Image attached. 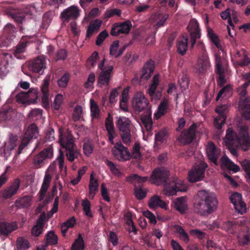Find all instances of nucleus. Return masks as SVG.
Listing matches in <instances>:
<instances>
[{
    "label": "nucleus",
    "instance_id": "obj_1",
    "mask_svg": "<svg viewBox=\"0 0 250 250\" xmlns=\"http://www.w3.org/2000/svg\"><path fill=\"white\" fill-rule=\"evenodd\" d=\"M248 130L249 127L246 125L238 127V134L230 128L227 130L224 142L233 155H238V149L245 152L250 150V136Z\"/></svg>",
    "mask_w": 250,
    "mask_h": 250
},
{
    "label": "nucleus",
    "instance_id": "obj_2",
    "mask_svg": "<svg viewBox=\"0 0 250 250\" xmlns=\"http://www.w3.org/2000/svg\"><path fill=\"white\" fill-rule=\"evenodd\" d=\"M169 177V172L167 169L163 167H157L152 171L149 181L156 186L164 185L163 191L167 196L174 195L178 191H182V182Z\"/></svg>",
    "mask_w": 250,
    "mask_h": 250
},
{
    "label": "nucleus",
    "instance_id": "obj_3",
    "mask_svg": "<svg viewBox=\"0 0 250 250\" xmlns=\"http://www.w3.org/2000/svg\"><path fill=\"white\" fill-rule=\"evenodd\" d=\"M218 204V201L214 192L201 190L197 193L193 210L201 216H208L216 210Z\"/></svg>",
    "mask_w": 250,
    "mask_h": 250
},
{
    "label": "nucleus",
    "instance_id": "obj_4",
    "mask_svg": "<svg viewBox=\"0 0 250 250\" xmlns=\"http://www.w3.org/2000/svg\"><path fill=\"white\" fill-rule=\"evenodd\" d=\"M132 107L135 112L144 111L141 116V120L147 130L152 128L153 122L151 118V105L148 100L142 92H137L132 99Z\"/></svg>",
    "mask_w": 250,
    "mask_h": 250
},
{
    "label": "nucleus",
    "instance_id": "obj_5",
    "mask_svg": "<svg viewBox=\"0 0 250 250\" xmlns=\"http://www.w3.org/2000/svg\"><path fill=\"white\" fill-rule=\"evenodd\" d=\"M59 142L63 149L62 152L65 154L68 161L73 162L78 158L80 152L75 144L74 138L71 133L67 132L64 134H61Z\"/></svg>",
    "mask_w": 250,
    "mask_h": 250
},
{
    "label": "nucleus",
    "instance_id": "obj_6",
    "mask_svg": "<svg viewBox=\"0 0 250 250\" xmlns=\"http://www.w3.org/2000/svg\"><path fill=\"white\" fill-rule=\"evenodd\" d=\"M249 86L247 83H244L237 89L241 96L239 101V108L242 111V116L247 120H250V97L245 98L247 94V89Z\"/></svg>",
    "mask_w": 250,
    "mask_h": 250
},
{
    "label": "nucleus",
    "instance_id": "obj_7",
    "mask_svg": "<svg viewBox=\"0 0 250 250\" xmlns=\"http://www.w3.org/2000/svg\"><path fill=\"white\" fill-rule=\"evenodd\" d=\"M207 167V164L202 161L195 164L188 171V178L189 182L193 183L202 180L205 177V172Z\"/></svg>",
    "mask_w": 250,
    "mask_h": 250
},
{
    "label": "nucleus",
    "instance_id": "obj_8",
    "mask_svg": "<svg viewBox=\"0 0 250 250\" xmlns=\"http://www.w3.org/2000/svg\"><path fill=\"white\" fill-rule=\"evenodd\" d=\"M130 121L125 117L118 118L117 125L119 130L122 132L121 134L122 139L125 145L129 144L131 142V133L130 129Z\"/></svg>",
    "mask_w": 250,
    "mask_h": 250
},
{
    "label": "nucleus",
    "instance_id": "obj_9",
    "mask_svg": "<svg viewBox=\"0 0 250 250\" xmlns=\"http://www.w3.org/2000/svg\"><path fill=\"white\" fill-rule=\"evenodd\" d=\"M53 156V149L51 146L44 148L41 152L36 155L33 158V165L36 168L41 167L47 163V159Z\"/></svg>",
    "mask_w": 250,
    "mask_h": 250
},
{
    "label": "nucleus",
    "instance_id": "obj_10",
    "mask_svg": "<svg viewBox=\"0 0 250 250\" xmlns=\"http://www.w3.org/2000/svg\"><path fill=\"white\" fill-rule=\"evenodd\" d=\"M112 153L115 159L119 161L125 162L130 160V152L121 142L115 144Z\"/></svg>",
    "mask_w": 250,
    "mask_h": 250
},
{
    "label": "nucleus",
    "instance_id": "obj_11",
    "mask_svg": "<svg viewBox=\"0 0 250 250\" xmlns=\"http://www.w3.org/2000/svg\"><path fill=\"white\" fill-rule=\"evenodd\" d=\"M197 127L196 124H191L188 128L181 132L178 138V141L184 145L190 144L195 138Z\"/></svg>",
    "mask_w": 250,
    "mask_h": 250
},
{
    "label": "nucleus",
    "instance_id": "obj_12",
    "mask_svg": "<svg viewBox=\"0 0 250 250\" xmlns=\"http://www.w3.org/2000/svg\"><path fill=\"white\" fill-rule=\"evenodd\" d=\"M210 67V63L208 54L204 52L199 55L197 62L194 66V71L198 74H204L207 72Z\"/></svg>",
    "mask_w": 250,
    "mask_h": 250
},
{
    "label": "nucleus",
    "instance_id": "obj_13",
    "mask_svg": "<svg viewBox=\"0 0 250 250\" xmlns=\"http://www.w3.org/2000/svg\"><path fill=\"white\" fill-rule=\"evenodd\" d=\"M29 69L34 73H42L46 68V57L43 55L39 56L28 62Z\"/></svg>",
    "mask_w": 250,
    "mask_h": 250
},
{
    "label": "nucleus",
    "instance_id": "obj_14",
    "mask_svg": "<svg viewBox=\"0 0 250 250\" xmlns=\"http://www.w3.org/2000/svg\"><path fill=\"white\" fill-rule=\"evenodd\" d=\"M20 185V180L18 178L15 179L10 186L5 187L0 191V197L4 200L10 199L17 193Z\"/></svg>",
    "mask_w": 250,
    "mask_h": 250
},
{
    "label": "nucleus",
    "instance_id": "obj_15",
    "mask_svg": "<svg viewBox=\"0 0 250 250\" xmlns=\"http://www.w3.org/2000/svg\"><path fill=\"white\" fill-rule=\"evenodd\" d=\"M131 22L127 20L124 22L114 23L112 27L110 34L113 36H117L120 34H128L131 30Z\"/></svg>",
    "mask_w": 250,
    "mask_h": 250
},
{
    "label": "nucleus",
    "instance_id": "obj_16",
    "mask_svg": "<svg viewBox=\"0 0 250 250\" xmlns=\"http://www.w3.org/2000/svg\"><path fill=\"white\" fill-rule=\"evenodd\" d=\"M227 109L228 106L226 104L217 106L215 109V111L218 114V116L214 119V125L218 130L221 129L222 125L225 123Z\"/></svg>",
    "mask_w": 250,
    "mask_h": 250
},
{
    "label": "nucleus",
    "instance_id": "obj_17",
    "mask_svg": "<svg viewBox=\"0 0 250 250\" xmlns=\"http://www.w3.org/2000/svg\"><path fill=\"white\" fill-rule=\"evenodd\" d=\"M188 28L190 36L191 48H193L196 39L201 37L199 23L196 20L193 19L190 21Z\"/></svg>",
    "mask_w": 250,
    "mask_h": 250
},
{
    "label": "nucleus",
    "instance_id": "obj_18",
    "mask_svg": "<svg viewBox=\"0 0 250 250\" xmlns=\"http://www.w3.org/2000/svg\"><path fill=\"white\" fill-rule=\"evenodd\" d=\"M79 12L78 7L72 5L63 10L60 16L63 21H75L80 15Z\"/></svg>",
    "mask_w": 250,
    "mask_h": 250
},
{
    "label": "nucleus",
    "instance_id": "obj_19",
    "mask_svg": "<svg viewBox=\"0 0 250 250\" xmlns=\"http://www.w3.org/2000/svg\"><path fill=\"white\" fill-rule=\"evenodd\" d=\"M229 199L235 209L238 212L243 214L246 211V204L242 201L240 193L235 192L230 195Z\"/></svg>",
    "mask_w": 250,
    "mask_h": 250
},
{
    "label": "nucleus",
    "instance_id": "obj_20",
    "mask_svg": "<svg viewBox=\"0 0 250 250\" xmlns=\"http://www.w3.org/2000/svg\"><path fill=\"white\" fill-rule=\"evenodd\" d=\"M206 152L208 159L214 164L217 165V159L220 151L212 142L208 143L206 147Z\"/></svg>",
    "mask_w": 250,
    "mask_h": 250
},
{
    "label": "nucleus",
    "instance_id": "obj_21",
    "mask_svg": "<svg viewBox=\"0 0 250 250\" xmlns=\"http://www.w3.org/2000/svg\"><path fill=\"white\" fill-rule=\"evenodd\" d=\"M113 69L112 65L108 66L105 70H102L98 79V84L100 87L104 85L108 86L110 83L111 73Z\"/></svg>",
    "mask_w": 250,
    "mask_h": 250
},
{
    "label": "nucleus",
    "instance_id": "obj_22",
    "mask_svg": "<svg viewBox=\"0 0 250 250\" xmlns=\"http://www.w3.org/2000/svg\"><path fill=\"white\" fill-rule=\"evenodd\" d=\"M105 127L107 132V136L109 142L111 144H114V138L116 136L115 132V127L113 124L112 116L110 114H108L107 117L105 121Z\"/></svg>",
    "mask_w": 250,
    "mask_h": 250
},
{
    "label": "nucleus",
    "instance_id": "obj_23",
    "mask_svg": "<svg viewBox=\"0 0 250 250\" xmlns=\"http://www.w3.org/2000/svg\"><path fill=\"white\" fill-rule=\"evenodd\" d=\"M155 68V62L151 59L147 61L142 70L141 78L145 80H148L151 76Z\"/></svg>",
    "mask_w": 250,
    "mask_h": 250
},
{
    "label": "nucleus",
    "instance_id": "obj_24",
    "mask_svg": "<svg viewBox=\"0 0 250 250\" xmlns=\"http://www.w3.org/2000/svg\"><path fill=\"white\" fill-rule=\"evenodd\" d=\"M17 228L18 225L15 222L9 223L3 221L0 222V233L1 235L8 236Z\"/></svg>",
    "mask_w": 250,
    "mask_h": 250
},
{
    "label": "nucleus",
    "instance_id": "obj_25",
    "mask_svg": "<svg viewBox=\"0 0 250 250\" xmlns=\"http://www.w3.org/2000/svg\"><path fill=\"white\" fill-rule=\"evenodd\" d=\"M49 78H45L43 80V83L41 87V91L42 94V103L43 106L45 108H47L49 106Z\"/></svg>",
    "mask_w": 250,
    "mask_h": 250
},
{
    "label": "nucleus",
    "instance_id": "obj_26",
    "mask_svg": "<svg viewBox=\"0 0 250 250\" xmlns=\"http://www.w3.org/2000/svg\"><path fill=\"white\" fill-rule=\"evenodd\" d=\"M148 206L151 209H155L157 207H160L162 208H167V204L162 200L160 196L154 195L150 198L148 201Z\"/></svg>",
    "mask_w": 250,
    "mask_h": 250
},
{
    "label": "nucleus",
    "instance_id": "obj_27",
    "mask_svg": "<svg viewBox=\"0 0 250 250\" xmlns=\"http://www.w3.org/2000/svg\"><path fill=\"white\" fill-rule=\"evenodd\" d=\"M240 227V224L238 221H227L224 222L222 228L231 234H234Z\"/></svg>",
    "mask_w": 250,
    "mask_h": 250
},
{
    "label": "nucleus",
    "instance_id": "obj_28",
    "mask_svg": "<svg viewBox=\"0 0 250 250\" xmlns=\"http://www.w3.org/2000/svg\"><path fill=\"white\" fill-rule=\"evenodd\" d=\"M168 100L164 98L158 106L157 111L154 113V116L156 119H159L167 113L168 109Z\"/></svg>",
    "mask_w": 250,
    "mask_h": 250
},
{
    "label": "nucleus",
    "instance_id": "obj_29",
    "mask_svg": "<svg viewBox=\"0 0 250 250\" xmlns=\"http://www.w3.org/2000/svg\"><path fill=\"white\" fill-rule=\"evenodd\" d=\"M186 197L177 198L174 202V207L181 213H184L187 209Z\"/></svg>",
    "mask_w": 250,
    "mask_h": 250
},
{
    "label": "nucleus",
    "instance_id": "obj_30",
    "mask_svg": "<svg viewBox=\"0 0 250 250\" xmlns=\"http://www.w3.org/2000/svg\"><path fill=\"white\" fill-rule=\"evenodd\" d=\"M38 134V131L37 126L34 124H32L28 127L23 135V138L28 140L29 142L32 139L36 138Z\"/></svg>",
    "mask_w": 250,
    "mask_h": 250
},
{
    "label": "nucleus",
    "instance_id": "obj_31",
    "mask_svg": "<svg viewBox=\"0 0 250 250\" xmlns=\"http://www.w3.org/2000/svg\"><path fill=\"white\" fill-rule=\"evenodd\" d=\"M169 15L168 14H165L161 13H157L153 15L151 17L153 21L156 22L155 27L157 29L160 27L163 26L167 20L168 19Z\"/></svg>",
    "mask_w": 250,
    "mask_h": 250
},
{
    "label": "nucleus",
    "instance_id": "obj_32",
    "mask_svg": "<svg viewBox=\"0 0 250 250\" xmlns=\"http://www.w3.org/2000/svg\"><path fill=\"white\" fill-rule=\"evenodd\" d=\"M188 36H183L177 43V52L182 55L185 54L188 48Z\"/></svg>",
    "mask_w": 250,
    "mask_h": 250
},
{
    "label": "nucleus",
    "instance_id": "obj_33",
    "mask_svg": "<svg viewBox=\"0 0 250 250\" xmlns=\"http://www.w3.org/2000/svg\"><path fill=\"white\" fill-rule=\"evenodd\" d=\"M16 28L11 23H7L3 28V35L10 40L16 37Z\"/></svg>",
    "mask_w": 250,
    "mask_h": 250
},
{
    "label": "nucleus",
    "instance_id": "obj_34",
    "mask_svg": "<svg viewBox=\"0 0 250 250\" xmlns=\"http://www.w3.org/2000/svg\"><path fill=\"white\" fill-rule=\"evenodd\" d=\"M85 244L84 240L81 233L78 234V237L72 244L71 250H84Z\"/></svg>",
    "mask_w": 250,
    "mask_h": 250
},
{
    "label": "nucleus",
    "instance_id": "obj_35",
    "mask_svg": "<svg viewBox=\"0 0 250 250\" xmlns=\"http://www.w3.org/2000/svg\"><path fill=\"white\" fill-rule=\"evenodd\" d=\"M121 97L122 98L120 101V107L124 111H127V102L128 99V90L127 88L124 89L122 93Z\"/></svg>",
    "mask_w": 250,
    "mask_h": 250
},
{
    "label": "nucleus",
    "instance_id": "obj_36",
    "mask_svg": "<svg viewBox=\"0 0 250 250\" xmlns=\"http://www.w3.org/2000/svg\"><path fill=\"white\" fill-rule=\"evenodd\" d=\"M241 166L244 171V175L247 182H250V160L244 159L240 162Z\"/></svg>",
    "mask_w": 250,
    "mask_h": 250
},
{
    "label": "nucleus",
    "instance_id": "obj_37",
    "mask_svg": "<svg viewBox=\"0 0 250 250\" xmlns=\"http://www.w3.org/2000/svg\"><path fill=\"white\" fill-rule=\"evenodd\" d=\"M134 194L137 198L139 200L144 199L147 194L148 191L146 188H143L141 186H137L135 185L134 188Z\"/></svg>",
    "mask_w": 250,
    "mask_h": 250
},
{
    "label": "nucleus",
    "instance_id": "obj_38",
    "mask_svg": "<svg viewBox=\"0 0 250 250\" xmlns=\"http://www.w3.org/2000/svg\"><path fill=\"white\" fill-rule=\"evenodd\" d=\"M141 146L139 143H135L130 152V159L133 158L136 160L142 159V155L140 152Z\"/></svg>",
    "mask_w": 250,
    "mask_h": 250
},
{
    "label": "nucleus",
    "instance_id": "obj_39",
    "mask_svg": "<svg viewBox=\"0 0 250 250\" xmlns=\"http://www.w3.org/2000/svg\"><path fill=\"white\" fill-rule=\"evenodd\" d=\"M29 241L23 237H19L17 240V248L18 250H26L30 247Z\"/></svg>",
    "mask_w": 250,
    "mask_h": 250
},
{
    "label": "nucleus",
    "instance_id": "obj_40",
    "mask_svg": "<svg viewBox=\"0 0 250 250\" xmlns=\"http://www.w3.org/2000/svg\"><path fill=\"white\" fill-rule=\"evenodd\" d=\"M58 238L53 230L49 231L46 235V245H55L58 243Z\"/></svg>",
    "mask_w": 250,
    "mask_h": 250
},
{
    "label": "nucleus",
    "instance_id": "obj_41",
    "mask_svg": "<svg viewBox=\"0 0 250 250\" xmlns=\"http://www.w3.org/2000/svg\"><path fill=\"white\" fill-rule=\"evenodd\" d=\"M26 14L23 12H18L14 13L12 14V18L13 20L19 24H25V16Z\"/></svg>",
    "mask_w": 250,
    "mask_h": 250
},
{
    "label": "nucleus",
    "instance_id": "obj_42",
    "mask_svg": "<svg viewBox=\"0 0 250 250\" xmlns=\"http://www.w3.org/2000/svg\"><path fill=\"white\" fill-rule=\"evenodd\" d=\"M148 180L147 176L142 177L136 174H133L126 177V181L128 182L133 183L134 181H136L138 183H143Z\"/></svg>",
    "mask_w": 250,
    "mask_h": 250
},
{
    "label": "nucleus",
    "instance_id": "obj_43",
    "mask_svg": "<svg viewBox=\"0 0 250 250\" xmlns=\"http://www.w3.org/2000/svg\"><path fill=\"white\" fill-rule=\"evenodd\" d=\"M82 206L85 215L88 217L92 218L93 216L91 211L90 202L87 199H85L82 200Z\"/></svg>",
    "mask_w": 250,
    "mask_h": 250
},
{
    "label": "nucleus",
    "instance_id": "obj_44",
    "mask_svg": "<svg viewBox=\"0 0 250 250\" xmlns=\"http://www.w3.org/2000/svg\"><path fill=\"white\" fill-rule=\"evenodd\" d=\"M231 90V86L229 84L223 87L218 92L216 98V101H218L221 98L230 95Z\"/></svg>",
    "mask_w": 250,
    "mask_h": 250
},
{
    "label": "nucleus",
    "instance_id": "obj_45",
    "mask_svg": "<svg viewBox=\"0 0 250 250\" xmlns=\"http://www.w3.org/2000/svg\"><path fill=\"white\" fill-rule=\"evenodd\" d=\"M176 232L179 235L180 238L185 243L189 241V237L188 234L185 231L183 227L181 226H176Z\"/></svg>",
    "mask_w": 250,
    "mask_h": 250
},
{
    "label": "nucleus",
    "instance_id": "obj_46",
    "mask_svg": "<svg viewBox=\"0 0 250 250\" xmlns=\"http://www.w3.org/2000/svg\"><path fill=\"white\" fill-rule=\"evenodd\" d=\"M13 114L11 108L3 110L0 112V122H5L11 119Z\"/></svg>",
    "mask_w": 250,
    "mask_h": 250
},
{
    "label": "nucleus",
    "instance_id": "obj_47",
    "mask_svg": "<svg viewBox=\"0 0 250 250\" xmlns=\"http://www.w3.org/2000/svg\"><path fill=\"white\" fill-rule=\"evenodd\" d=\"M90 110L93 118H98L100 114V110L97 103L92 99H90Z\"/></svg>",
    "mask_w": 250,
    "mask_h": 250
},
{
    "label": "nucleus",
    "instance_id": "obj_48",
    "mask_svg": "<svg viewBox=\"0 0 250 250\" xmlns=\"http://www.w3.org/2000/svg\"><path fill=\"white\" fill-rule=\"evenodd\" d=\"M243 59L237 62L238 64L241 67L247 66L250 65V59L248 56L247 52L244 49H242Z\"/></svg>",
    "mask_w": 250,
    "mask_h": 250
},
{
    "label": "nucleus",
    "instance_id": "obj_49",
    "mask_svg": "<svg viewBox=\"0 0 250 250\" xmlns=\"http://www.w3.org/2000/svg\"><path fill=\"white\" fill-rule=\"evenodd\" d=\"M70 79V75L68 73H65L60 79L58 80V86L61 88H65L67 86Z\"/></svg>",
    "mask_w": 250,
    "mask_h": 250
},
{
    "label": "nucleus",
    "instance_id": "obj_50",
    "mask_svg": "<svg viewBox=\"0 0 250 250\" xmlns=\"http://www.w3.org/2000/svg\"><path fill=\"white\" fill-rule=\"evenodd\" d=\"M121 88V86H119L117 88H115L112 89L110 92L109 97V102L111 104H114L115 103H116L117 101V97L119 95L118 90Z\"/></svg>",
    "mask_w": 250,
    "mask_h": 250
},
{
    "label": "nucleus",
    "instance_id": "obj_51",
    "mask_svg": "<svg viewBox=\"0 0 250 250\" xmlns=\"http://www.w3.org/2000/svg\"><path fill=\"white\" fill-rule=\"evenodd\" d=\"M58 163L59 168L60 171H62L64 169L65 172H66L67 167L64 165V157L62 151L60 150L59 156L56 159Z\"/></svg>",
    "mask_w": 250,
    "mask_h": 250
},
{
    "label": "nucleus",
    "instance_id": "obj_52",
    "mask_svg": "<svg viewBox=\"0 0 250 250\" xmlns=\"http://www.w3.org/2000/svg\"><path fill=\"white\" fill-rule=\"evenodd\" d=\"M178 83L181 88L185 90L188 87L189 80L187 74H183L181 78H179Z\"/></svg>",
    "mask_w": 250,
    "mask_h": 250
},
{
    "label": "nucleus",
    "instance_id": "obj_53",
    "mask_svg": "<svg viewBox=\"0 0 250 250\" xmlns=\"http://www.w3.org/2000/svg\"><path fill=\"white\" fill-rule=\"evenodd\" d=\"M82 113L83 109L82 106L81 105H77L75 107L72 114L73 121L75 122L79 121L82 118Z\"/></svg>",
    "mask_w": 250,
    "mask_h": 250
},
{
    "label": "nucleus",
    "instance_id": "obj_54",
    "mask_svg": "<svg viewBox=\"0 0 250 250\" xmlns=\"http://www.w3.org/2000/svg\"><path fill=\"white\" fill-rule=\"evenodd\" d=\"M100 26V23L97 24L96 22H90L87 29L86 37H90L93 34L95 31L99 29Z\"/></svg>",
    "mask_w": 250,
    "mask_h": 250
},
{
    "label": "nucleus",
    "instance_id": "obj_55",
    "mask_svg": "<svg viewBox=\"0 0 250 250\" xmlns=\"http://www.w3.org/2000/svg\"><path fill=\"white\" fill-rule=\"evenodd\" d=\"M166 134L165 130H161L156 133L155 135V144L156 145H159L163 143Z\"/></svg>",
    "mask_w": 250,
    "mask_h": 250
},
{
    "label": "nucleus",
    "instance_id": "obj_56",
    "mask_svg": "<svg viewBox=\"0 0 250 250\" xmlns=\"http://www.w3.org/2000/svg\"><path fill=\"white\" fill-rule=\"evenodd\" d=\"M31 199L29 197L25 196L22 198L16 200L15 204L17 206H21L22 207H27L30 206Z\"/></svg>",
    "mask_w": 250,
    "mask_h": 250
},
{
    "label": "nucleus",
    "instance_id": "obj_57",
    "mask_svg": "<svg viewBox=\"0 0 250 250\" xmlns=\"http://www.w3.org/2000/svg\"><path fill=\"white\" fill-rule=\"evenodd\" d=\"M30 92V90L29 91L28 93H26L24 92H20L16 96V101L19 103H25L27 101L28 98L30 96L29 94Z\"/></svg>",
    "mask_w": 250,
    "mask_h": 250
},
{
    "label": "nucleus",
    "instance_id": "obj_58",
    "mask_svg": "<svg viewBox=\"0 0 250 250\" xmlns=\"http://www.w3.org/2000/svg\"><path fill=\"white\" fill-rule=\"evenodd\" d=\"M63 96L58 94L56 95L53 104V107L55 110H59L63 101Z\"/></svg>",
    "mask_w": 250,
    "mask_h": 250
},
{
    "label": "nucleus",
    "instance_id": "obj_59",
    "mask_svg": "<svg viewBox=\"0 0 250 250\" xmlns=\"http://www.w3.org/2000/svg\"><path fill=\"white\" fill-rule=\"evenodd\" d=\"M98 57L99 54L98 52L94 51L91 56L87 59V63L88 64H89L91 67H94L96 65Z\"/></svg>",
    "mask_w": 250,
    "mask_h": 250
},
{
    "label": "nucleus",
    "instance_id": "obj_60",
    "mask_svg": "<svg viewBox=\"0 0 250 250\" xmlns=\"http://www.w3.org/2000/svg\"><path fill=\"white\" fill-rule=\"evenodd\" d=\"M108 36V34L106 30L101 32L97 36L96 41V44L97 45H101L105 39Z\"/></svg>",
    "mask_w": 250,
    "mask_h": 250
},
{
    "label": "nucleus",
    "instance_id": "obj_61",
    "mask_svg": "<svg viewBox=\"0 0 250 250\" xmlns=\"http://www.w3.org/2000/svg\"><path fill=\"white\" fill-rule=\"evenodd\" d=\"M208 35L214 43V44L217 47L219 48L220 46L219 40L218 36L214 33H213L212 30H210L208 31Z\"/></svg>",
    "mask_w": 250,
    "mask_h": 250
},
{
    "label": "nucleus",
    "instance_id": "obj_62",
    "mask_svg": "<svg viewBox=\"0 0 250 250\" xmlns=\"http://www.w3.org/2000/svg\"><path fill=\"white\" fill-rule=\"evenodd\" d=\"M95 81V75L94 73H91L88 77L87 81L84 84V87L89 88L92 87Z\"/></svg>",
    "mask_w": 250,
    "mask_h": 250
},
{
    "label": "nucleus",
    "instance_id": "obj_63",
    "mask_svg": "<svg viewBox=\"0 0 250 250\" xmlns=\"http://www.w3.org/2000/svg\"><path fill=\"white\" fill-rule=\"evenodd\" d=\"M92 183L89 184V198H93L95 196L96 191L98 190L99 184L98 182H95V185H92Z\"/></svg>",
    "mask_w": 250,
    "mask_h": 250
},
{
    "label": "nucleus",
    "instance_id": "obj_64",
    "mask_svg": "<svg viewBox=\"0 0 250 250\" xmlns=\"http://www.w3.org/2000/svg\"><path fill=\"white\" fill-rule=\"evenodd\" d=\"M43 226L42 224H38L35 225L32 229L31 233L33 235L38 236L42 232Z\"/></svg>",
    "mask_w": 250,
    "mask_h": 250
}]
</instances>
